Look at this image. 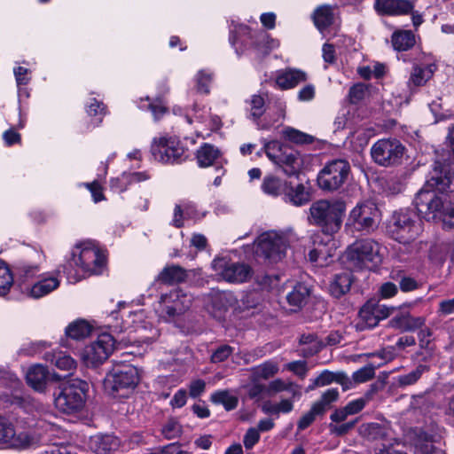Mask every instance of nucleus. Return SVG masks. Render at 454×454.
<instances>
[{"mask_svg": "<svg viewBox=\"0 0 454 454\" xmlns=\"http://www.w3.org/2000/svg\"><path fill=\"white\" fill-rule=\"evenodd\" d=\"M447 159L440 158L434 161L433 175L418 192L414 205L419 215L427 221L434 220L445 210V202L441 193L454 192V169H443Z\"/></svg>", "mask_w": 454, "mask_h": 454, "instance_id": "1", "label": "nucleus"}, {"mask_svg": "<svg viewBox=\"0 0 454 454\" xmlns=\"http://www.w3.org/2000/svg\"><path fill=\"white\" fill-rule=\"evenodd\" d=\"M345 204L341 201L317 200L309 207L312 223L322 229L327 235L337 233L342 223Z\"/></svg>", "mask_w": 454, "mask_h": 454, "instance_id": "2", "label": "nucleus"}, {"mask_svg": "<svg viewBox=\"0 0 454 454\" xmlns=\"http://www.w3.org/2000/svg\"><path fill=\"white\" fill-rule=\"evenodd\" d=\"M106 267V256L95 245L85 242L75 246L71 253V259L67 262L68 268H77L82 274L98 275Z\"/></svg>", "mask_w": 454, "mask_h": 454, "instance_id": "3", "label": "nucleus"}, {"mask_svg": "<svg viewBox=\"0 0 454 454\" xmlns=\"http://www.w3.org/2000/svg\"><path fill=\"white\" fill-rule=\"evenodd\" d=\"M139 381L138 371L131 364L114 367L104 380L105 390L114 397H127Z\"/></svg>", "mask_w": 454, "mask_h": 454, "instance_id": "4", "label": "nucleus"}, {"mask_svg": "<svg viewBox=\"0 0 454 454\" xmlns=\"http://www.w3.org/2000/svg\"><path fill=\"white\" fill-rule=\"evenodd\" d=\"M422 231L418 215L409 209L395 212L387 225L388 234L402 244H410Z\"/></svg>", "mask_w": 454, "mask_h": 454, "instance_id": "5", "label": "nucleus"}, {"mask_svg": "<svg viewBox=\"0 0 454 454\" xmlns=\"http://www.w3.org/2000/svg\"><path fill=\"white\" fill-rule=\"evenodd\" d=\"M345 258L352 268L372 270L381 261L380 246L372 239L356 240L347 248Z\"/></svg>", "mask_w": 454, "mask_h": 454, "instance_id": "6", "label": "nucleus"}, {"mask_svg": "<svg viewBox=\"0 0 454 454\" xmlns=\"http://www.w3.org/2000/svg\"><path fill=\"white\" fill-rule=\"evenodd\" d=\"M192 301L190 293L175 289L160 296L155 311L165 322H174L191 308Z\"/></svg>", "mask_w": 454, "mask_h": 454, "instance_id": "7", "label": "nucleus"}, {"mask_svg": "<svg viewBox=\"0 0 454 454\" xmlns=\"http://www.w3.org/2000/svg\"><path fill=\"white\" fill-rule=\"evenodd\" d=\"M286 247V239L276 231H270L257 238L254 242V254L258 259L275 263L285 257Z\"/></svg>", "mask_w": 454, "mask_h": 454, "instance_id": "8", "label": "nucleus"}, {"mask_svg": "<svg viewBox=\"0 0 454 454\" xmlns=\"http://www.w3.org/2000/svg\"><path fill=\"white\" fill-rule=\"evenodd\" d=\"M215 275L229 283H244L253 275L252 268L240 262H233L227 257H216L211 263Z\"/></svg>", "mask_w": 454, "mask_h": 454, "instance_id": "9", "label": "nucleus"}, {"mask_svg": "<svg viewBox=\"0 0 454 454\" xmlns=\"http://www.w3.org/2000/svg\"><path fill=\"white\" fill-rule=\"evenodd\" d=\"M403 153L404 146L395 138L380 139L371 148L373 161L382 167L399 164Z\"/></svg>", "mask_w": 454, "mask_h": 454, "instance_id": "10", "label": "nucleus"}, {"mask_svg": "<svg viewBox=\"0 0 454 454\" xmlns=\"http://www.w3.org/2000/svg\"><path fill=\"white\" fill-rule=\"evenodd\" d=\"M85 383H72L65 385L56 395L54 403L56 408L67 414L80 411L85 403Z\"/></svg>", "mask_w": 454, "mask_h": 454, "instance_id": "11", "label": "nucleus"}, {"mask_svg": "<svg viewBox=\"0 0 454 454\" xmlns=\"http://www.w3.org/2000/svg\"><path fill=\"white\" fill-rule=\"evenodd\" d=\"M350 165L345 160H334L327 163L319 172L317 183L321 189L336 191L348 179Z\"/></svg>", "mask_w": 454, "mask_h": 454, "instance_id": "12", "label": "nucleus"}, {"mask_svg": "<svg viewBox=\"0 0 454 454\" xmlns=\"http://www.w3.org/2000/svg\"><path fill=\"white\" fill-rule=\"evenodd\" d=\"M380 219L377 206L371 201L357 204L349 213L347 226L357 231H373Z\"/></svg>", "mask_w": 454, "mask_h": 454, "instance_id": "13", "label": "nucleus"}, {"mask_svg": "<svg viewBox=\"0 0 454 454\" xmlns=\"http://www.w3.org/2000/svg\"><path fill=\"white\" fill-rule=\"evenodd\" d=\"M114 348L115 340L113 336L109 333H102L83 348L82 359L87 366H98L110 356Z\"/></svg>", "mask_w": 454, "mask_h": 454, "instance_id": "14", "label": "nucleus"}, {"mask_svg": "<svg viewBox=\"0 0 454 454\" xmlns=\"http://www.w3.org/2000/svg\"><path fill=\"white\" fill-rule=\"evenodd\" d=\"M151 152L156 160L163 163H174L180 160L185 153L179 141L173 137L154 138Z\"/></svg>", "mask_w": 454, "mask_h": 454, "instance_id": "15", "label": "nucleus"}, {"mask_svg": "<svg viewBox=\"0 0 454 454\" xmlns=\"http://www.w3.org/2000/svg\"><path fill=\"white\" fill-rule=\"evenodd\" d=\"M394 309L375 301L366 302L359 311L360 325L362 327L373 328L382 319L389 317Z\"/></svg>", "mask_w": 454, "mask_h": 454, "instance_id": "16", "label": "nucleus"}, {"mask_svg": "<svg viewBox=\"0 0 454 454\" xmlns=\"http://www.w3.org/2000/svg\"><path fill=\"white\" fill-rule=\"evenodd\" d=\"M28 443L27 434H17L13 424L0 416V449L23 448Z\"/></svg>", "mask_w": 454, "mask_h": 454, "instance_id": "17", "label": "nucleus"}, {"mask_svg": "<svg viewBox=\"0 0 454 454\" xmlns=\"http://www.w3.org/2000/svg\"><path fill=\"white\" fill-rule=\"evenodd\" d=\"M237 303V298L231 292L212 291L207 304L208 312L215 318H223L228 309Z\"/></svg>", "mask_w": 454, "mask_h": 454, "instance_id": "18", "label": "nucleus"}, {"mask_svg": "<svg viewBox=\"0 0 454 454\" xmlns=\"http://www.w3.org/2000/svg\"><path fill=\"white\" fill-rule=\"evenodd\" d=\"M59 279L51 274H41L35 281L24 286L25 294L34 299L42 298L59 286Z\"/></svg>", "mask_w": 454, "mask_h": 454, "instance_id": "19", "label": "nucleus"}, {"mask_svg": "<svg viewBox=\"0 0 454 454\" xmlns=\"http://www.w3.org/2000/svg\"><path fill=\"white\" fill-rule=\"evenodd\" d=\"M436 434H429L424 430L414 431L412 445L415 454H445V452L435 447Z\"/></svg>", "mask_w": 454, "mask_h": 454, "instance_id": "20", "label": "nucleus"}, {"mask_svg": "<svg viewBox=\"0 0 454 454\" xmlns=\"http://www.w3.org/2000/svg\"><path fill=\"white\" fill-rule=\"evenodd\" d=\"M371 357H379L380 362L377 364H369L361 369L356 371L352 375V380L355 383H364L372 380L375 375V369L381 366L388 361L393 359V354L391 351L382 350L377 354H370Z\"/></svg>", "mask_w": 454, "mask_h": 454, "instance_id": "21", "label": "nucleus"}, {"mask_svg": "<svg viewBox=\"0 0 454 454\" xmlns=\"http://www.w3.org/2000/svg\"><path fill=\"white\" fill-rule=\"evenodd\" d=\"M285 200L295 207L303 206L310 201V187L304 184H286Z\"/></svg>", "mask_w": 454, "mask_h": 454, "instance_id": "22", "label": "nucleus"}, {"mask_svg": "<svg viewBox=\"0 0 454 454\" xmlns=\"http://www.w3.org/2000/svg\"><path fill=\"white\" fill-rule=\"evenodd\" d=\"M278 168H280L283 173L288 176H296L302 166V160L301 154L292 149L287 148L282 153V156L275 164Z\"/></svg>", "mask_w": 454, "mask_h": 454, "instance_id": "23", "label": "nucleus"}, {"mask_svg": "<svg viewBox=\"0 0 454 454\" xmlns=\"http://www.w3.org/2000/svg\"><path fill=\"white\" fill-rule=\"evenodd\" d=\"M307 80L305 72L295 68H286L278 72L276 84L281 90H289Z\"/></svg>", "mask_w": 454, "mask_h": 454, "instance_id": "24", "label": "nucleus"}, {"mask_svg": "<svg viewBox=\"0 0 454 454\" xmlns=\"http://www.w3.org/2000/svg\"><path fill=\"white\" fill-rule=\"evenodd\" d=\"M436 66L434 63H419L412 67L408 86L412 87L424 86L434 75Z\"/></svg>", "mask_w": 454, "mask_h": 454, "instance_id": "25", "label": "nucleus"}, {"mask_svg": "<svg viewBox=\"0 0 454 454\" xmlns=\"http://www.w3.org/2000/svg\"><path fill=\"white\" fill-rule=\"evenodd\" d=\"M426 318L424 317H412L411 314H400L392 317L388 324L389 326L402 332H411L422 328L425 325Z\"/></svg>", "mask_w": 454, "mask_h": 454, "instance_id": "26", "label": "nucleus"}, {"mask_svg": "<svg viewBox=\"0 0 454 454\" xmlns=\"http://www.w3.org/2000/svg\"><path fill=\"white\" fill-rule=\"evenodd\" d=\"M376 9L389 15H403L411 12L413 4L408 0H376Z\"/></svg>", "mask_w": 454, "mask_h": 454, "instance_id": "27", "label": "nucleus"}, {"mask_svg": "<svg viewBox=\"0 0 454 454\" xmlns=\"http://www.w3.org/2000/svg\"><path fill=\"white\" fill-rule=\"evenodd\" d=\"M48 374L49 372L44 366L35 364L28 369L26 380L27 384L35 390L43 392L46 388Z\"/></svg>", "mask_w": 454, "mask_h": 454, "instance_id": "28", "label": "nucleus"}, {"mask_svg": "<svg viewBox=\"0 0 454 454\" xmlns=\"http://www.w3.org/2000/svg\"><path fill=\"white\" fill-rule=\"evenodd\" d=\"M90 449L97 454H107L119 447V440L110 434L95 435L90 438Z\"/></svg>", "mask_w": 454, "mask_h": 454, "instance_id": "29", "label": "nucleus"}, {"mask_svg": "<svg viewBox=\"0 0 454 454\" xmlns=\"http://www.w3.org/2000/svg\"><path fill=\"white\" fill-rule=\"evenodd\" d=\"M358 433L368 441H383L389 436L388 427L374 422L361 425Z\"/></svg>", "mask_w": 454, "mask_h": 454, "instance_id": "30", "label": "nucleus"}, {"mask_svg": "<svg viewBox=\"0 0 454 454\" xmlns=\"http://www.w3.org/2000/svg\"><path fill=\"white\" fill-rule=\"evenodd\" d=\"M221 152L213 145L205 143L197 151L196 158L200 167L207 168L217 163Z\"/></svg>", "mask_w": 454, "mask_h": 454, "instance_id": "31", "label": "nucleus"}, {"mask_svg": "<svg viewBox=\"0 0 454 454\" xmlns=\"http://www.w3.org/2000/svg\"><path fill=\"white\" fill-rule=\"evenodd\" d=\"M352 282V274L348 271L335 275L329 286L330 294L335 298L341 297L349 291Z\"/></svg>", "mask_w": 454, "mask_h": 454, "instance_id": "32", "label": "nucleus"}, {"mask_svg": "<svg viewBox=\"0 0 454 454\" xmlns=\"http://www.w3.org/2000/svg\"><path fill=\"white\" fill-rule=\"evenodd\" d=\"M159 337V331L154 328L151 324H145L139 325L136 329V335L129 336V343H151Z\"/></svg>", "mask_w": 454, "mask_h": 454, "instance_id": "33", "label": "nucleus"}, {"mask_svg": "<svg viewBox=\"0 0 454 454\" xmlns=\"http://www.w3.org/2000/svg\"><path fill=\"white\" fill-rule=\"evenodd\" d=\"M315 26L323 32L333 23L334 13L331 5L324 4L318 6L312 15Z\"/></svg>", "mask_w": 454, "mask_h": 454, "instance_id": "34", "label": "nucleus"}, {"mask_svg": "<svg viewBox=\"0 0 454 454\" xmlns=\"http://www.w3.org/2000/svg\"><path fill=\"white\" fill-rule=\"evenodd\" d=\"M300 351L303 356H311L323 348V342L314 333H303L299 340Z\"/></svg>", "mask_w": 454, "mask_h": 454, "instance_id": "35", "label": "nucleus"}, {"mask_svg": "<svg viewBox=\"0 0 454 454\" xmlns=\"http://www.w3.org/2000/svg\"><path fill=\"white\" fill-rule=\"evenodd\" d=\"M252 381L255 382L260 380H268L275 376L278 371V364L272 360H268L257 366L250 369Z\"/></svg>", "mask_w": 454, "mask_h": 454, "instance_id": "36", "label": "nucleus"}, {"mask_svg": "<svg viewBox=\"0 0 454 454\" xmlns=\"http://www.w3.org/2000/svg\"><path fill=\"white\" fill-rule=\"evenodd\" d=\"M270 394H277L286 391L291 394L294 399H299L301 395V387L299 385L292 381H285L282 379H276L271 380L267 387Z\"/></svg>", "mask_w": 454, "mask_h": 454, "instance_id": "37", "label": "nucleus"}, {"mask_svg": "<svg viewBox=\"0 0 454 454\" xmlns=\"http://www.w3.org/2000/svg\"><path fill=\"white\" fill-rule=\"evenodd\" d=\"M392 44L395 51H404L415 44V35L410 30H397L392 35Z\"/></svg>", "mask_w": 454, "mask_h": 454, "instance_id": "38", "label": "nucleus"}, {"mask_svg": "<svg viewBox=\"0 0 454 454\" xmlns=\"http://www.w3.org/2000/svg\"><path fill=\"white\" fill-rule=\"evenodd\" d=\"M186 278V270L178 265L165 267L158 277L159 280L165 284L180 283L184 281Z\"/></svg>", "mask_w": 454, "mask_h": 454, "instance_id": "39", "label": "nucleus"}, {"mask_svg": "<svg viewBox=\"0 0 454 454\" xmlns=\"http://www.w3.org/2000/svg\"><path fill=\"white\" fill-rule=\"evenodd\" d=\"M45 359L60 370L70 372L76 366V362L69 355L64 352H53L45 354Z\"/></svg>", "mask_w": 454, "mask_h": 454, "instance_id": "40", "label": "nucleus"}, {"mask_svg": "<svg viewBox=\"0 0 454 454\" xmlns=\"http://www.w3.org/2000/svg\"><path fill=\"white\" fill-rule=\"evenodd\" d=\"M340 394L337 388H329L325 391L321 397L312 404L314 411L323 415L331 409L332 404L339 399Z\"/></svg>", "mask_w": 454, "mask_h": 454, "instance_id": "41", "label": "nucleus"}, {"mask_svg": "<svg viewBox=\"0 0 454 454\" xmlns=\"http://www.w3.org/2000/svg\"><path fill=\"white\" fill-rule=\"evenodd\" d=\"M261 142L262 144V151L273 164L278 162L282 153H284V151L288 148L278 140H267L263 138Z\"/></svg>", "mask_w": 454, "mask_h": 454, "instance_id": "42", "label": "nucleus"}, {"mask_svg": "<svg viewBox=\"0 0 454 454\" xmlns=\"http://www.w3.org/2000/svg\"><path fill=\"white\" fill-rule=\"evenodd\" d=\"M309 295V288L302 283L294 286L286 295V300L291 306L301 308Z\"/></svg>", "mask_w": 454, "mask_h": 454, "instance_id": "43", "label": "nucleus"}, {"mask_svg": "<svg viewBox=\"0 0 454 454\" xmlns=\"http://www.w3.org/2000/svg\"><path fill=\"white\" fill-rule=\"evenodd\" d=\"M428 371V367L425 364H419L414 370L407 374L399 375L394 378V382L397 387H405L415 384L423 373Z\"/></svg>", "mask_w": 454, "mask_h": 454, "instance_id": "44", "label": "nucleus"}, {"mask_svg": "<svg viewBox=\"0 0 454 454\" xmlns=\"http://www.w3.org/2000/svg\"><path fill=\"white\" fill-rule=\"evenodd\" d=\"M210 400L215 404H222L227 411L234 410L239 399L230 390H219L211 395Z\"/></svg>", "mask_w": 454, "mask_h": 454, "instance_id": "45", "label": "nucleus"}, {"mask_svg": "<svg viewBox=\"0 0 454 454\" xmlns=\"http://www.w3.org/2000/svg\"><path fill=\"white\" fill-rule=\"evenodd\" d=\"M287 181H282L275 176H266L262 184V191L271 196L285 194L286 184Z\"/></svg>", "mask_w": 454, "mask_h": 454, "instance_id": "46", "label": "nucleus"}, {"mask_svg": "<svg viewBox=\"0 0 454 454\" xmlns=\"http://www.w3.org/2000/svg\"><path fill=\"white\" fill-rule=\"evenodd\" d=\"M90 332V325L84 320L75 321L70 324L66 329L67 335L74 340L83 339L87 337Z\"/></svg>", "mask_w": 454, "mask_h": 454, "instance_id": "47", "label": "nucleus"}, {"mask_svg": "<svg viewBox=\"0 0 454 454\" xmlns=\"http://www.w3.org/2000/svg\"><path fill=\"white\" fill-rule=\"evenodd\" d=\"M447 143L449 149L442 151L441 153H437L434 161L444 157L447 160L442 165L443 169H452L451 166L454 165V125L449 129Z\"/></svg>", "mask_w": 454, "mask_h": 454, "instance_id": "48", "label": "nucleus"}, {"mask_svg": "<svg viewBox=\"0 0 454 454\" xmlns=\"http://www.w3.org/2000/svg\"><path fill=\"white\" fill-rule=\"evenodd\" d=\"M282 135L287 140L295 144H310L313 142V137L310 135L303 133L298 129L291 127H286L282 130Z\"/></svg>", "mask_w": 454, "mask_h": 454, "instance_id": "49", "label": "nucleus"}, {"mask_svg": "<svg viewBox=\"0 0 454 454\" xmlns=\"http://www.w3.org/2000/svg\"><path fill=\"white\" fill-rule=\"evenodd\" d=\"M265 99L266 95L254 94L251 97L249 101L250 104V114L254 119H259L265 112Z\"/></svg>", "mask_w": 454, "mask_h": 454, "instance_id": "50", "label": "nucleus"}, {"mask_svg": "<svg viewBox=\"0 0 454 454\" xmlns=\"http://www.w3.org/2000/svg\"><path fill=\"white\" fill-rule=\"evenodd\" d=\"M13 284L12 274L8 266L0 261V295L5 294Z\"/></svg>", "mask_w": 454, "mask_h": 454, "instance_id": "51", "label": "nucleus"}, {"mask_svg": "<svg viewBox=\"0 0 454 454\" xmlns=\"http://www.w3.org/2000/svg\"><path fill=\"white\" fill-rule=\"evenodd\" d=\"M40 270L38 264L23 263L19 267L20 277L24 282L38 278Z\"/></svg>", "mask_w": 454, "mask_h": 454, "instance_id": "52", "label": "nucleus"}, {"mask_svg": "<svg viewBox=\"0 0 454 454\" xmlns=\"http://www.w3.org/2000/svg\"><path fill=\"white\" fill-rule=\"evenodd\" d=\"M197 90L200 93H209V85L212 82V74L205 70H201L196 76Z\"/></svg>", "mask_w": 454, "mask_h": 454, "instance_id": "53", "label": "nucleus"}, {"mask_svg": "<svg viewBox=\"0 0 454 454\" xmlns=\"http://www.w3.org/2000/svg\"><path fill=\"white\" fill-rule=\"evenodd\" d=\"M161 432L167 439L170 440L176 438L181 434L182 427L177 421L170 419L164 425Z\"/></svg>", "mask_w": 454, "mask_h": 454, "instance_id": "54", "label": "nucleus"}, {"mask_svg": "<svg viewBox=\"0 0 454 454\" xmlns=\"http://www.w3.org/2000/svg\"><path fill=\"white\" fill-rule=\"evenodd\" d=\"M285 369L294 372L301 379L305 378L308 372L307 362L303 360L290 362L285 365Z\"/></svg>", "mask_w": 454, "mask_h": 454, "instance_id": "55", "label": "nucleus"}, {"mask_svg": "<svg viewBox=\"0 0 454 454\" xmlns=\"http://www.w3.org/2000/svg\"><path fill=\"white\" fill-rule=\"evenodd\" d=\"M233 352V348L229 345L220 346L211 356L212 363H221L225 361Z\"/></svg>", "mask_w": 454, "mask_h": 454, "instance_id": "56", "label": "nucleus"}, {"mask_svg": "<svg viewBox=\"0 0 454 454\" xmlns=\"http://www.w3.org/2000/svg\"><path fill=\"white\" fill-rule=\"evenodd\" d=\"M320 415L317 411H314V408L311 406L310 410L301 416L297 424V428L299 431H302L309 427L316 419V417Z\"/></svg>", "mask_w": 454, "mask_h": 454, "instance_id": "57", "label": "nucleus"}, {"mask_svg": "<svg viewBox=\"0 0 454 454\" xmlns=\"http://www.w3.org/2000/svg\"><path fill=\"white\" fill-rule=\"evenodd\" d=\"M357 419L348 423L337 425L331 423L329 425L330 432L337 436H341L348 434L356 425Z\"/></svg>", "mask_w": 454, "mask_h": 454, "instance_id": "58", "label": "nucleus"}, {"mask_svg": "<svg viewBox=\"0 0 454 454\" xmlns=\"http://www.w3.org/2000/svg\"><path fill=\"white\" fill-rule=\"evenodd\" d=\"M367 93V86L364 83H357L349 90L350 100L356 103L362 100Z\"/></svg>", "mask_w": 454, "mask_h": 454, "instance_id": "59", "label": "nucleus"}, {"mask_svg": "<svg viewBox=\"0 0 454 454\" xmlns=\"http://www.w3.org/2000/svg\"><path fill=\"white\" fill-rule=\"evenodd\" d=\"M186 218L184 206L183 204H177L174 207V214L172 219V225L176 228L184 226V221Z\"/></svg>", "mask_w": 454, "mask_h": 454, "instance_id": "60", "label": "nucleus"}, {"mask_svg": "<svg viewBox=\"0 0 454 454\" xmlns=\"http://www.w3.org/2000/svg\"><path fill=\"white\" fill-rule=\"evenodd\" d=\"M309 259L310 262L317 263L319 266L328 264L326 252L323 249H312L309 253Z\"/></svg>", "mask_w": 454, "mask_h": 454, "instance_id": "61", "label": "nucleus"}, {"mask_svg": "<svg viewBox=\"0 0 454 454\" xmlns=\"http://www.w3.org/2000/svg\"><path fill=\"white\" fill-rule=\"evenodd\" d=\"M185 216L187 219H192L195 221L202 219L205 215V212L199 211L196 206L192 202H184Z\"/></svg>", "mask_w": 454, "mask_h": 454, "instance_id": "62", "label": "nucleus"}, {"mask_svg": "<svg viewBox=\"0 0 454 454\" xmlns=\"http://www.w3.org/2000/svg\"><path fill=\"white\" fill-rule=\"evenodd\" d=\"M367 402V398L361 397L348 403L344 407L347 409L350 415H355L365 407Z\"/></svg>", "mask_w": 454, "mask_h": 454, "instance_id": "63", "label": "nucleus"}, {"mask_svg": "<svg viewBox=\"0 0 454 454\" xmlns=\"http://www.w3.org/2000/svg\"><path fill=\"white\" fill-rule=\"evenodd\" d=\"M260 434L256 428H249L244 435L243 442L246 449H251L259 441Z\"/></svg>", "mask_w": 454, "mask_h": 454, "instance_id": "64", "label": "nucleus"}]
</instances>
